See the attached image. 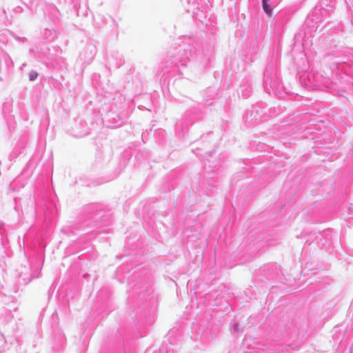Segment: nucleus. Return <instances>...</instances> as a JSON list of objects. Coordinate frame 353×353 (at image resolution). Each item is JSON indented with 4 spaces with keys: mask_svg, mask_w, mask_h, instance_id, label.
<instances>
[{
    "mask_svg": "<svg viewBox=\"0 0 353 353\" xmlns=\"http://www.w3.org/2000/svg\"><path fill=\"white\" fill-rule=\"evenodd\" d=\"M37 77V72L35 71H32L29 74V79L30 81H34Z\"/></svg>",
    "mask_w": 353,
    "mask_h": 353,
    "instance_id": "obj_1",
    "label": "nucleus"
}]
</instances>
